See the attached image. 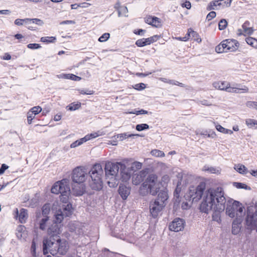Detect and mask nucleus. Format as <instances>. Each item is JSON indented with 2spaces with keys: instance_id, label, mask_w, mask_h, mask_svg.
<instances>
[{
  "instance_id": "8",
  "label": "nucleus",
  "mask_w": 257,
  "mask_h": 257,
  "mask_svg": "<svg viewBox=\"0 0 257 257\" xmlns=\"http://www.w3.org/2000/svg\"><path fill=\"white\" fill-rule=\"evenodd\" d=\"M205 188V185L203 183H200L197 187L190 186L185 195L186 199L192 203L198 201L202 197Z\"/></svg>"
},
{
  "instance_id": "18",
  "label": "nucleus",
  "mask_w": 257,
  "mask_h": 257,
  "mask_svg": "<svg viewBox=\"0 0 257 257\" xmlns=\"http://www.w3.org/2000/svg\"><path fill=\"white\" fill-rule=\"evenodd\" d=\"M59 226L58 224L53 222V223L51 225V226L49 227L48 228V234L50 235H58L59 233Z\"/></svg>"
},
{
  "instance_id": "23",
  "label": "nucleus",
  "mask_w": 257,
  "mask_h": 257,
  "mask_svg": "<svg viewBox=\"0 0 257 257\" xmlns=\"http://www.w3.org/2000/svg\"><path fill=\"white\" fill-rule=\"evenodd\" d=\"M187 35L189 37H192L194 38V41L198 43H200L202 41L201 38L200 37L199 34L195 31H193L191 28L188 30Z\"/></svg>"
},
{
  "instance_id": "14",
  "label": "nucleus",
  "mask_w": 257,
  "mask_h": 257,
  "mask_svg": "<svg viewBox=\"0 0 257 257\" xmlns=\"http://www.w3.org/2000/svg\"><path fill=\"white\" fill-rule=\"evenodd\" d=\"M168 198L169 196L167 191L166 189H163L159 192L157 198L154 199V200L158 201L160 203H163L164 206H165Z\"/></svg>"
},
{
  "instance_id": "15",
  "label": "nucleus",
  "mask_w": 257,
  "mask_h": 257,
  "mask_svg": "<svg viewBox=\"0 0 257 257\" xmlns=\"http://www.w3.org/2000/svg\"><path fill=\"white\" fill-rule=\"evenodd\" d=\"M118 191L122 199L125 200L130 194V188L121 184L119 186Z\"/></svg>"
},
{
  "instance_id": "44",
  "label": "nucleus",
  "mask_w": 257,
  "mask_h": 257,
  "mask_svg": "<svg viewBox=\"0 0 257 257\" xmlns=\"http://www.w3.org/2000/svg\"><path fill=\"white\" fill-rule=\"evenodd\" d=\"M246 106L250 108L257 109V102L248 101L246 102Z\"/></svg>"
},
{
  "instance_id": "13",
  "label": "nucleus",
  "mask_w": 257,
  "mask_h": 257,
  "mask_svg": "<svg viewBox=\"0 0 257 257\" xmlns=\"http://www.w3.org/2000/svg\"><path fill=\"white\" fill-rule=\"evenodd\" d=\"M15 212L16 213L15 217H18L19 220L21 223L26 222L28 217V210L27 209L22 208L20 209V212H19L18 209L16 208Z\"/></svg>"
},
{
  "instance_id": "1",
  "label": "nucleus",
  "mask_w": 257,
  "mask_h": 257,
  "mask_svg": "<svg viewBox=\"0 0 257 257\" xmlns=\"http://www.w3.org/2000/svg\"><path fill=\"white\" fill-rule=\"evenodd\" d=\"M103 175V170L101 165L100 164H96L93 166L88 173L84 167H77L73 169L71 178L73 182L79 184L85 182L88 178H90V187L92 190L100 191L103 188L102 180Z\"/></svg>"
},
{
  "instance_id": "51",
  "label": "nucleus",
  "mask_w": 257,
  "mask_h": 257,
  "mask_svg": "<svg viewBox=\"0 0 257 257\" xmlns=\"http://www.w3.org/2000/svg\"><path fill=\"white\" fill-rule=\"evenodd\" d=\"M27 47L31 49H37L41 47L40 44L36 43H31L27 45Z\"/></svg>"
},
{
  "instance_id": "50",
  "label": "nucleus",
  "mask_w": 257,
  "mask_h": 257,
  "mask_svg": "<svg viewBox=\"0 0 257 257\" xmlns=\"http://www.w3.org/2000/svg\"><path fill=\"white\" fill-rule=\"evenodd\" d=\"M110 34L107 33H105L103 34L101 37L98 39V41L100 42H105L108 40L109 38Z\"/></svg>"
},
{
  "instance_id": "46",
  "label": "nucleus",
  "mask_w": 257,
  "mask_h": 257,
  "mask_svg": "<svg viewBox=\"0 0 257 257\" xmlns=\"http://www.w3.org/2000/svg\"><path fill=\"white\" fill-rule=\"evenodd\" d=\"M50 208L47 205H44L42 209V214L43 216H48V214L50 212Z\"/></svg>"
},
{
  "instance_id": "21",
  "label": "nucleus",
  "mask_w": 257,
  "mask_h": 257,
  "mask_svg": "<svg viewBox=\"0 0 257 257\" xmlns=\"http://www.w3.org/2000/svg\"><path fill=\"white\" fill-rule=\"evenodd\" d=\"M248 25L249 22H245L242 26V30L238 29V34L239 35L243 34L242 32L243 31L246 34L251 35L253 33V30L251 28L248 27Z\"/></svg>"
},
{
  "instance_id": "54",
  "label": "nucleus",
  "mask_w": 257,
  "mask_h": 257,
  "mask_svg": "<svg viewBox=\"0 0 257 257\" xmlns=\"http://www.w3.org/2000/svg\"><path fill=\"white\" fill-rule=\"evenodd\" d=\"M32 23L36 24L39 26H42L44 24V22L42 20L39 19H32Z\"/></svg>"
},
{
  "instance_id": "39",
  "label": "nucleus",
  "mask_w": 257,
  "mask_h": 257,
  "mask_svg": "<svg viewBox=\"0 0 257 257\" xmlns=\"http://www.w3.org/2000/svg\"><path fill=\"white\" fill-rule=\"evenodd\" d=\"M72 191L76 196H81L84 193L83 189L79 187L78 188H77L76 187H73Z\"/></svg>"
},
{
  "instance_id": "53",
  "label": "nucleus",
  "mask_w": 257,
  "mask_h": 257,
  "mask_svg": "<svg viewBox=\"0 0 257 257\" xmlns=\"http://www.w3.org/2000/svg\"><path fill=\"white\" fill-rule=\"evenodd\" d=\"M216 13L214 11H211L207 15L206 19L209 21L216 17Z\"/></svg>"
},
{
  "instance_id": "58",
  "label": "nucleus",
  "mask_w": 257,
  "mask_h": 257,
  "mask_svg": "<svg viewBox=\"0 0 257 257\" xmlns=\"http://www.w3.org/2000/svg\"><path fill=\"white\" fill-rule=\"evenodd\" d=\"M9 168V166L5 164H3L0 168V175L3 174L5 171Z\"/></svg>"
},
{
  "instance_id": "30",
  "label": "nucleus",
  "mask_w": 257,
  "mask_h": 257,
  "mask_svg": "<svg viewBox=\"0 0 257 257\" xmlns=\"http://www.w3.org/2000/svg\"><path fill=\"white\" fill-rule=\"evenodd\" d=\"M222 4L220 2V1H215L211 2L207 6L206 9L207 11H211L212 10H214V7L217 6H221Z\"/></svg>"
},
{
  "instance_id": "28",
  "label": "nucleus",
  "mask_w": 257,
  "mask_h": 257,
  "mask_svg": "<svg viewBox=\"0 0 257 257\" xmlns=\"http://www.w3.org/2000/svg\"><path fill=\"white\" fill-rule=\"evenodd\" d=\"M234 169L242 174H246L247 172V169L243 165L237 164L235 165Z\"/></svg>"
},
{
  "instance_id": "36",
  "label": "nucleus",
  "mask_w": 257,
  "mask_h": 257,
  "mask_svg": "<svg viewBox=\"0 0 257 257\" xmlns=\"http://www.w3.org/2000/svg\"><path fill=\"white\" fill-rule=\"evenodd\" d=\"M81 107V103L77 102V103H72L67 106L68 109L70 111H74L79 109Z\"/></svg>"
},
{
  "instance_id": "63",
  "label": "nucleus",
  "mask_w": 257,
  "mask_h": 257,
  "mask_svg": "<svg viewBox=\"0 0 257 257\" xmlns=\"http://www.w3.org/2000/svg\"><path fill=\"white\" fill-rule=\"evenodd\" d=\"M201 135L206 136L208 138H213L216 136L215 133L214 132H212L211 133H207V132H205L203 133H201Z\"/></svg>"
},
{
  "instance_id": "62",
  "label": "nucleus",
  "mask_w": 257,
  "mask_h": 257,
  "mask_svg": "<svg viewBox=\"0 0 257 257\" xmlns=\"http://www.w3.org/2000/svg\"><path fill=\"white\" fill-rule=\"evenodd\" d=\"M131 113H133V114H136L137 115L145 114H148V111L147 110H145L144 109H141L140 110L136 111V112H131Z\"/></svg>"
},
{
  "instance_id": "31",
  "label": "nucleus",
  "mask_w": 257,
  "mask_h": 257,
  "mask_svg": "<svg viewBox=\"0 0 257 257\" xmlns=\"http://www.w3.org/2000/svg\"><path fill=\"white\" fill-rule=\"evenodd\" d=\"M49 216H43L39 223V228L42 230H44L46 227V222L49 220Z\"/></svg>"
},
{
  "instance_id": "57",
  "label": "nucleus",
  "mask_w": 257,
  "mask_h": 257,
  "mask_svg": "<svg viewBox=\"0 0 257 257\" xmlns=\"http://www.w3.org/2000/svg\"><path fill=\"white\" fill-rule=\"evenodd\" d=\"M17 231L18 232V233L25 234L26 227L24 225H19L17 228Z\"/></svg>"
},
{
  "instance_id": "6",
  "label": "nucleus",
  "mask_w": 257,
  "mask_h": 257,
  "mask_svg": "<svg viewBox=\"0 0 257 257\" xmlns=\"http://www.w3.org/2000/svg\"><path fill=\"white\" fill-rule=\"evenodd\" d=\"M252 207H248L246 215L244 222V231L248 234H250L252 230L257 232V210H252Z\"/></svg>"
},
{
  "instance_id": "17",
  "label": "nucleus",
  "mask_w": 257,
  "mask_h": 257,
  "mask_svg": "<svg viewBox=\"0 0 257 257\" xmlns=\"http://www.w3.org/2000/svg\"><path fill=\"white\" fill-rule=\"evenodd\" d=\"M58 245H57V248H56V254L57 252H59L60 254L64 255L65 254L67 250L68 247L66 244L65 242H62L61 241H58Z\"/></svg>"
},
{
  "instance_id": "4",
  "label": "nucleus",
  "mask_w": 257,
  "mask_h": 257,
  "mask_svg": "<svg viewBox=\"0 0 257 257\" xmlns=\"http://www.w3.org/2000/svg\"><path fill=\"white\" fill-rule=\"evenodd\" d=\"M125 168V165L121 162L113 163L108 162L105 163L104 168L105 177L106 179H110L107 182L110 187L114 188L117 186L118 184L117 179L116 178L117 174L119 170L121 174L123 173Z\"/></svg>"
},
{
  "instance_id": "59",
  "label": "nucleus",
  "mask_w": 257,
  "mask_h": 257,
  "mask_svg": "<svg viewBox=\"0 0 257 257\" xmlns=\"http://www.w3.org/2000/svg\"><path fill=\"white\" fill-rule=\"evenodd\" d=\"M146 32V30H143V29H138V30H135L134 31V33L136 34V35H141V36H143L144 35V33Z\"/></svg>"
},
{
  "instance_id": "24",
  "label": "nucleus",
  "mask_w": 257,
  "mask_h": 257,
  "mask_svg": "<svg viewBox=\"0 0 257 257\" xmlns=\"http://www.w3.org/2000/svg\"><path fill=\"white\" fill-rule=\"evenodd\" d=\"M63 210L62 212L64 214L65 216H70L72 215L73 213V208L72 207V205L70 203H68L67 205H64L63 206Z\"/></svg>"
},
{
  "instance_id": "41",
  "label": "nucleus",
  "mask_w": 257,
  "mask_h": 257,
  "mask_svg": "<svg viewBox=\"0 0 257 257\" xmlns=\"http://www.w3.org/2000/svg\"><path fill=\"white\" fill-rule=\"evenodd\" d=\"M227 26V22L225 19H221L218 24V28L220 30H224Z\"/></svg>"
},
{
  "instance_id": "52",
  "label": "nucleus",
  "mask_w": 257,
  "mask_h": 257,
  "mask_svg": "<svg viewBox=\"0 0 257 257\" xmlns=\"http://www.w3.org/2000/svg\"><path fill=\"white\" fill-rule=\"evenodd\" d=\"M146 87V85L143 83H140L138 84H136L134 88L138 90H142L145 89Z\"/></svg>"
},
{
  "instance_id": "56",
  "label": "nucleus",
  "mask_w": 257,
  "mask_h": 257,
  "mask_svg": "<svg viewBox=\"0 0 257 257\" xmlns=\"http://www.w3.org/2000/svg\"><path fill=\"white\" fill-rule=\"evenodd\" d=\"M181 6L183 8H186L188 10H189L191 8V4L189 1H186L185 3H183L181 4Z\"/></svg>"
},
{
  "instance_id": "34",
  "label": "nucleus",
  "mask_w": 257,
  "mask_h": 257,
  "mask_svg": "<svg viewBox=\"0 0 257 257\" xmlns=\"http://www.w3.org/2000/svg\"><path fill=\"white\" fill-rule=\"evenodd\" d=\"M64 78L71 79L75 81H79L81 79L80 77L77 76L73 74H66L63 75Z\"/></svg>"
},
{
  "instance_id": "40",
  "label": "nucleus",
  "mask_w": 257,
  "mask_h": 257,
  "mask_svg": "<svg viewBox=\"0 0 257 257\" xmlns=\"http://www.w3.org/2000/svg\"><path fill=\"white\" fill-rule=\"evenodd\" d=\"M149 128V125L147 123H142L137 124L136 126V129L138 131H142Z\"/></svg>"
},
{
  "instance_id": "48",
  "label": "nucleus",
  "mask_w": 257,
  "mask_h": 257,
  "mask_svg": "<svg viewBox=\"0 0 257 257\" xmlns=\"http://www.w3.org/2000/svg\"><path fill=\"white\" fill-rule=\"evenodd\" d=\"M36 243L35 241V239H33L32 240V244H31V253L33 256H36Z\"/></svg>"
},
{
  "instance_id": "25",
  "label": "nucleus",
  "mask_w": 257,
  "mask_h": 257,
  "mask_svg": "<svg viewBox=\"0 0 257 257\" xmlns=\"http://www.w3.org/2000/svg\"><path fill=\"white\" fill-rule=\"evenodd\" d=\"M64 214L61 209L58 210L55 214L54 222L57 224L60 223L64 219Z\"/></svg>"
},
{
  "instance_id": "35",
  "label": "nucleus",
  "mask_w": 257,
  "mask_h": 257,
  "mask_svg": "<svg viewBox=\"0 0 257 257\" xmlns=\"http://www.w3.org/2000/svg\"><path fill=\"white\" fill-rule=\"evenodd\" d=\"M216 128L218 131L225 134H231L233 133V132L231 130L226 129L219 124L216 125Z\"/></svg>"
},
{
  "instance_id": "5",
  "label": "nucleus",
  "mask_w": 257,
  "mask_h": 257,
  "mask_svg": "<svg viewBox=\"0 0 257 257\" xmlns=\"http://www.w3.org/2000/svg\"><path fill=\"white\" fill-rule=\"evenodd\" d=\"M226 203V213L230 217L240 218L245 214L244 208L238 201L229 199Z\"/></svg>"
},
{
  "instance_id": "22",
  "label": "nucleus",
  "mask_w": 257,
  "mask_h": 257,
  "mask_svg": "<svg viewBox=\"0 0 257 257\" xmlns=\"http://www.w3.org/2000/svg\"><path fill=\"white\" fill-rule=\"evenodd\" d=\"M62 181L61 187L60 189V193L62 196H66L69 194L70 188L67 185L66 181L65 180H63Z\"/></svg>"
},
{
  "instance_id": "60",
  "label": "nucleus",
  "mask_w": 257,
  "mask_h": 257,
  "mask_svg": "<svg viewBox=\"0 0 257 257\" xmlns=\"http://www.w3.org/2000/svg\"><path fill=\"white\" fill-rule=\"evenodd\" d=\"M80 93L82 94H93L94 93V91L90 90H80Z\"/></svg>"
},
{
  "instance_id": "61",
  "label": "nucleus",
  "mask_w": 257,
  "mask_h": 257,
  "mask_svg": "<svg viewBox=\"0 0 257 257\" xmlns=\"http://www.w3.org/2000/svg\"><path fill=\"white\" fill-rule=\"evenodd\" d=\"M254 39L252 37H247L245 39V41L249 45L252 47L253 44Z\"/></svg>"
},
{
  "instance_id": "2",
  "label": "nucleus",
  "mask_w": 257,
  "mask_h": 257,
  "mask_svg": "<svg viewBox=\"0 0 257 257\" xmlns=\"http://www.w3.org/2000/svg\"><path fill=\"white\" fill-rule=\"evenodd\" d=\"M149 169L141 171L133 176L132 181L134 185H139L144 181L140 187L139 193L143 196L151 194L155 196L160 189V184L157 182V176L154 174H148Z\"/></svg>"
},
{
  "instance_id": "33",
  "label": "nucleus",
  "mask_w": 257,
  "mask_h": 257,
  "mask_svg": "<svg viewBox=\"0 0 257 257\" xmlns=\"http://www.w3.org/2000/svg\"><path fill=\"white\" fill-rule=\"evenodd\" d=\"M233 186L238 189H244L245 190H251V188L245 184L240 182H234Z\"/></svg>"
},
{
  "instance_id": "7",
  "label": "nucleus",
  "mask_w": 257,
  "mask_h": 257,
  "mask_svg": "<svg viewBox=\"0 0 257 257\" xmlns=\"http://www.w3.org/2000/svg\"><path fill=\"white\" fill-rule=\"evenodd\" d=\"M58 241H61L59 235H50L44 238L43 241V252L46 255L50 252L52 255L56 254V248L58 245Z\"/></svg>"
},
{
  "instance_id": "16",
  "label": "nucleus",
  "mask_w": 257,
  "mask_h": 257,
  "mask_svg": "<svg viewBox=\"0 0 257 257\" xmlns=\"http://www.w3.org/2000/svg\"><path fill=\"white\" fill-rule=\"evenodd\" d=\"M145 22L149 25L158 28L161 26V21L159 18L156 17L149 16L146 19Z\"/></svg>"
},
{
  "instance_id": "26",
  "label": "nucleus",
  "mask_w": 257,
  "mask_h": 257,
  "mask_svg": "<svg viewBox=\"0 0 257 257\" xmlns=\"http://www.w3.org/2000/svg\"><path fill=\"white\" fill-rule=\"evenodd\" d=\"M61 185L62 181H58L56 182L51 188V192L56 194H59Z\"/></svg>"
},
{
  "instance_id": "32",
  "label": "nucleus",
  "mask_w": 257,
  "mask_h": 257,
  "mask_svg": "<svg viewBox=\"0 0 257 257\" xmlns=\"http://www.w3.org/2000/svg\"><path fill=\"white\" fill-rule=\"evenodd\" d=\"M181 191V188L179 186V182L177 184V187L174 191V198L175 199L176 202H179L180 201V193Z\"/></svg>"
},
{
  "instance_id": "12",
  "label": "nucleus",
  "mask_w": 257,
  "mask_h": 257,
  "mask_svg": "<svg viewBox=\"0 0 257 257\" xmlns=\"http://www.w3.org/2000/svg\"><path fill=\"white\" fill-rule=\"evenodd\" d=\"M226 52L234 51L238 47V43L235 40L226 39L222 41Z\"/></svg>"
},
{
  "instance_id": "45",
  "label": "nucleus",
  "mask_w": 257,
  "mask_h": 257,
  "mask_svg": "<svg viewBox=\"0 0 257 257\" xmlns=\"http://www.w3.org/2000/svg\"><path fill=\"white\" fill-rule=\"evenodd\" d=\"M41 111L42 108L39 106H34L29 110L30 112L33 113L35 115L39 113Z\"/></svg>"
},
{
  "instance_id": "9",
  "label": "nucleus",
  "mask_w": 257,
  "mask_h": 257,
  "mask_svg": "<svg viewBox=\"0 0 257 257\" xmlns=\"http://www.w3.org/2000/svg\"><path fill=\"white\" fill-rule=\"evenodd\" d=\"M165 207L163 203H160L157 200H151L149 204V208L152 217L154 218H157Z\"/></svg>"
},
{
  "instance_id": "43",
  "label": "nucleus",
  "mask_w": 257,
  "mask_h": 257,
  "mask_svg": "<svg viewBox=\"0 0 257 257\" xmlns=\"http://www.w3.org/2000/svg\"><path fill=\"white\" fill-rule=\"evenodd\" d=\"M215 50L218 53L226 52L224 45H222V41L215 47Z\"/></svg>"
},
{
  "instance_id": "10",
  "label": "nucleus",
  "mask_w": 257,
  "mask_h": 257,
  "mask_svg": "<svg viewBox=\"0 0 257 257\" xmlns=\"http://www.w3.org/2000/svg\"><path fill=\"white\" fill-rule=\"evenodd\" d=\"M185 221L181 218H176L169 224V229L171 231L178 232L184 228Z\"/></svg>"
},
{
  "instance_id": "37",
  "label": "nucleus",
  "mask_w": 257,
  "mask_h": 257,
  "mask_svg": "<svg viewBox=\"0 0 257 257\" xmlns=\"http://www.w3.org/2000/svg\"><path fill=\"white\" fill-rule=\"evenodd\" d=\"M55 37H43L41 38V41L43 43H53L56 40Z\"/></svg>"
},
{
  "instance_id": "20",
  "label": "nucleus",
  "mask_w": 257,
  "mask_h": 257,
  "mask_svg": "<svg viewBox=\"0 0 257 257\" xmlns=\"http://www.w3.org/2000/svg\"><path fill=\"white\" fill-rule=\"evenodd\" d=\"M213 211L212 217V220L213 221H216L218 223L221 222V216L220 213L224 210H220L218 207L216 206H215V207L212 208V210Z\"/></svg>"
},
{
  "instance_id": "47",
  "label": "nucleus",
  "mask_w": 257,
  "mask_h": 257,
  "mask_svg": "<svg viewBox=\"0 0 257 257\" xmlns=\"http://www.w3.org/2000/svg\"><path fill=\"white\" fill-rule=\"evenodd\" d=\"M128 12L127 9L125 6H122L120 9L118 11V17L125 15Z\"/></svg>"
},
{
  "instance_id": "11",
  "label": "nucleus",
  "mask_w": 257,
  "mask_h": 257,
  "mask_svg": "<svg viewBox=\"0 0 257 257\" xmlns=\"http://www.w3.org/2000/svg\"><path fill=\"white\" fill-rule=\"evenodd\" d=\"M242 218H236L232 222V233L234 235L238 234L241 230H244V227L242 226Z\"/></svg>"
},
{
  "instance_id": "38",
  "label": "nucleus",
  "mask_w": 257,
  "mask_h": 257,
  "mask_svg": "<svg viewBox=\"0 0 257 257\" xmlns=\"http://www.w3.org/2000/svg\"><path fill=\"white\" fill-rule=\"evenodd\" d=\"M151 154L152 156H155V157H164L165 156V154L162 151H160V150H153L151 152Z\"/></svg>"
},
{
  "instance_id": "64",
  "label": "nucleus",
  "mask_w": 257,
  "mask_h": 257,
  "mask_svg": "<svg viewBox=\"0 0 257 257\" xmlns=\"http://www.w3.org/2000/svg\"><path fill=\"white\" fill-rule=\"evenodd\" d=\"M25 20H23V19H17L15 21V24L18 26H21L24 24V21Z\"/></svg>"
},
{
  "instance_id": "3",
  "label": "nucleus",
  "mask_w": 257,
  "mask_h": 257,
  "mask_svg": "<svg viewBox=\"0 0 257 257\" xmlns=\"http://www.w3.org/2000/svg\"><path fill=\"white\" fill-rule=\"evenodd\" d=\"M202 198L199 207L201 212L208 213L215 206H217L220 210H224L226 200L221 187L208 189L203 193Z\"/></svg>"
},
{
  "instance_id": "55",
  "label": "nucleus",
  "mask_w": 257,
  "mask_h": 257,
  "mask_svg": "<svg viewBox=\"0 0 257 257\" xmlns=\"http://www.w3.org/2000/svg\"><path fill=\"white\" fill-rule=\"evenodd\" d=\"M229 90H231V92H234L235 93H239L240 90H244L245 91H247L248 88L247 87H244V88L239 89L237 88H231L230 87V89Z\"/></svg>"
},
{
  "instance_id": "19",
  "label": "nucleus",
  "mask_w": 257,
  "mask_h": 257,
  "mask_svg": "<svg viewBox=\"0 0 257 257\" xmlns=\"http://www.w3.org/2000/svg\"><path fill=\"white\" fill-rule=\"evenodd\" d=\"M228 84L225 82H215L213 83V86L216 89L224 90H225L228 92H231L230 87H228Z\"/></svg>"
},
{
  "instance_id": "29",
  "label": "nucleus",
  "mask_w": 257,
  "mask_h": 257,
  "mask_svg": "<svg viewBox=\"0 0 257 257\" xmlns=\"http://www.w3.org/2000/svg\"><path fill=\"white\" fill-rule=\"evenodd\" d=\"M246 124L250 128H257V120L253 119H247L245 121Z\"/></svg>"
},
{
  "instance_id": "27",
  "label": "nucleus",
  "mask_w": 257,
  "mask_h": 257,
  "mask_svg": "<svg viewBox=\"0 0 257 257\" xmlns=\"http://www.w3.org/2000/svg\"><path fill=\"white\" fill-rule=\"evenodd\" d=\"M139 137L141 136L139 134H128V133H123L118 134L117 136V138L119 139V141H123L127 138L134 137Z\"/></svg>"
},
{
  "instance_id": "49",
  "label": "nucleus",
  "mask_w": 257,
  "mask_h": 257,
  "mask_svg": "<svg viewBox=\"0 0 257 257\" xmlns=\"http://www.w3.org/2000/svg\"><path fill=\"white\" fill-rule=\"evenodd\" d=\"M135 44L138 46L140 47H144L145 46H146V43L145 42V38L140 39L138 40L136 42Z\"/></svg>"
},
{
  "instance_id": "42",
  "label": "nucleus",
  "mask_w": 257,
  "mask_h": 257,
  "mask_svg": "<svg viewBox=\"0 0 257 257\" xmlns=\"http://www.w3.org/2000/svg\"><path fill=\"white\" fill-rule=\"evenodd\" d=\"M142 167V163L139 162H134L132 163L131 168L132 170L135 171L136 170L140 169Z\"/></svg>"
}]
</instances>
